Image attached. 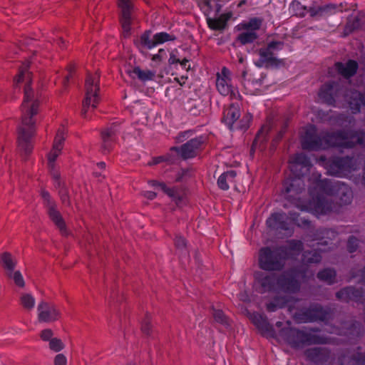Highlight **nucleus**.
<instances>
[{
  "mask_svg": "<svg viewBox=\"0 0 365 365\" xmlns=\"http://www.w3.org/2000/svg\"><path fill=\"white\" fill-rule=\"evenodd\" d=\"M49 349L55 352H59L64 349V344L60 339L53 337L49 341Z\"/></svg>",
  "mask_w": 365,
  "mask_h": 365,
  "instance_id": "nucleus-46",
  "label": "nucleus"
},
{
  "mask_svg": "<svg viewBox=\"0 0 365 365\" xmlns=\"http://www.w3.org/2000/svg\"><path fill=\"white\" fill-rule=\"evenodd\" d=\"M304 355L309 360L314 363L327 361L329 357L328 351L320 347L308 349L304 351Z\"/></svg>",
  "mask_w": 365,
  "mask_h": 365,
  "instance_id": "nucleus-20",
  "label": "nucleus"
},
{
  "mask_svg": "<svg viewBox=\"0 0 365 365\" xmlns=\"http://www.w3.org/2000/svg\"><path fill=\"white\" fill-rule=\"evenodd\" d=\"M41 195L42 198L43 199L46 209L56 205V203L51 200V196L47 191L42 190Z\"/></svg>",
  "mask_w": 365,
  "mask_h": 365,
  "instance_id": "nucleus-54",
  "label": "nucleus"
},
{
  "mask_svg": "<svg viewBox=\"0 0 365 365\" xmlns=\"http://www.w3.org/2000/svg\"><path fill=\"white\" fill-rule=\"evenodd\" d=\"M346 361V359L344 357L341 362V365H345V362ZM347 362L351 364V365H365V354H358L357 355H354V357L349 359V361Z\"/></svg>",
  "mask_w": 365,
  "mask_h": 365,
  "instance_id": "nucleus-44",
  "label": "nucleus"
},
{
  "mask_svg": "<svg viewBox=\"0 0 365 365\" xmlns=\"http://www.w3.org/2000/svg\"><path fill=\"white\" fill-rule=\"evenodd\" d=\"M229 81L226 78H220V75H217L216 81V86L218 91L223 96L230 95L231 98L235 96V92L232 90L231 86L229 85Z\"/></svg>",
  "mask_w": 365,
  "mask_h": 365,
  "instance_id": "nucleus-33",
  "label": "nucleus"
},
{
  "mask_svg": "<svg viewBox=\"0 0 365 365\" xmlns=\"http://www.w3.org/2000/svg\"><path fill=\"white\" fill-rule=\"evenodd\" d=\"M237 173L234 170H230L222 173L217 180V185L222 190L229 189L230 185H235V177Z\"/></svg>",
  "mask_w": 365,
  "mask_h": 365,
  "instance_id": "nucleus-28",
  "label": "nucleus"
},
{
  "mask_svg": "<svg viewBox=\"0 0 365 365\" xmlns=\"http://www.w3.org/2000/svg\"><path fill=\"white\" fill-rule=\"evenodd\" d=\"M359 240L354 236H351L347 242V250L350 253L355 252L358 248Z\"/></svg>",
  "mask_w": 365,
  "mask_h": 365,
  "instance_id": "nucleus-53",
  "label": "nucleus"
},
{
  "mask_svg": "<svg viewBox=\"0 0 365 365\" xmlns=\"http://www.w3.org/2000/svg\"><path fill=\"white\" fill-rule=\"evenodd\" d=\"M336 272L332 269H324L317 274V277L327 283L331 284L335 282Z\"/></svg>",
  "mask_w": 365,
  "mask_h": 365,
  "instance_id": "nucleus-36",
  "label": "nucleus"
},
{
  "mask_svg": "<svg viewBox=\"0 0 365 365\" xmlns=\"http://www.w3.org/2000/svg\"><path fill=\"white\" fill-rule=\"evenodd\" d=\"M54 365H66L67 364V359L66 356L63 354H58L53 360Z\"/></svg>",
  "mask_w": 365,
  "mask_h": 365,
  "instance_id": "nucleus-60",
  "label": "nucleus"
},
{
  "mask_svg": "<svg viewBox=\"0 0 365 365\" xmlns=\"http://www.w3.org/2000/svg\"><path fill=\"white\" fill-rule=\"evenodd\" d=\"M292 7L296 11L297 15L304 16V11L306 9V7L302 6L299 1H293L292 3Z\"/></svg>",
  "mask_w": 365,
  "mask_h": 365,
  "instance_id": "nucleus-57",
  "label": "nucleus"
},
{
  "mask_svg": "<svg viewBox=\"0 0 365 365\" xmlns=\"http://www.w3.org/2000/svg\"><path fill=\"white\" fill-rule=\"evenodd\" d=\"M149 183L154 187H159L162 190L165 194H167L169 197H172L173 200L178 204L183 199V194L180 192L178 189L176 187L170 188L167 187V185L163 182H158L156 180H151Z\"/></svg>",
  "mask_w": 365,
  "mask_h": 365,
  "instance_id": "nucleus-26",
  "label": "nucleus"
},
{
  "mask_svg": "<svg viewBox=\"0 0 365 365\" xmlns=\"http://www.w3.org/2000/svg\"><path fill=\"white\" fill-rule=\"evenodd\" d=\"M201 144L202 141L200 139L195 138L189 140L180 148H171V150L176 151L180 155L182 158L185 160L195 157L197 155Z\"/></svg>",
  "mask_w": 365,
  "mask_h": 365,
  "instance_id": "nucleus-15",
  "label": "nucleus"
},
{
  "mask_svg": "<svg viewBox=\"0 0 365 365\" xmlns=\"http://www.w3.org/2000/svg\"><path fill=\"white\" fill-rule=\"evenodd\" d=\"M89 79L90 81L93 80V92L91 94V107L92 108L95 109L96 108L98 104L100 102V86H99V81H100V74L98 71H96L94 74L91 73L90 72L87 73L86 78Z\"/></svg>",
  "mask_w": 365,
  "mask_h": 365,
  "instance_id": "nucleus-22",
  "label": "nucleus"
},
{
  "mask_svg": "<svg viewBox=\"0 0 365 365\" xmlns=\"http://www.w3.org/2000/svg\"><path fill=\"white\" fill-rule=\"evenodd\" d=\"M336 8L334 4H328L324 6H317V11L319 16H322L324 13L329 11L330 9H334Z\"/></svg>",
  "mask_w": 365,
  "mask_h": 365,
  "instance_id": "nucleus-63",
  "label": "nucleus"
},
{
  "mask_svg": "<svg viewBox=\"0 0 365 365\" xmlns=\"http://www.w3.org/2000/svg\"><path fill=\"white\" fill-rule=\"evenodd\" d=\"M61 153V151L57 150L52 148L51 150L50 151V153L48 154V156H47L48 161L55 162Z\"/></svg>",
  "mask_w": 365,
  "mask_h": 365,
  "instance_id": "nucleus-62",
  "label": "nucleus"
},
{
  "mask_svg": "<svg viewBox=\"0 0 365 365\" xmlns=\"http://www.w3.org/2000/svg\"><path fill=\"white\" fill-rule=\"evenodd\" d=\"M53 178L56 180V185L60 189H65L67 187L65 182L61 180V174L58 171H55L53 173Z\"/></svg>",
  "mask_w": 365,
  "mask_h": 365,
  "instance_id": "nucleus-59",
  "label": "nucleus"
},
{
  "mask_svg": "<svg viewBox=\"0 0 365 365\" xmlns=\"http://www.w3.org/2000/svg\"><path fill=\"white\" fill-rule=\"evenodd\" d=\"M175 247L179 250H185L187 246V242L185 238L181 236H177L175 240Z\"/></svg>",
  "mask_w": 365,
  "mask_h": 365,
  "instance_id": "nucleus-58",
  "label": "nucleus"
},
{
  "mask_svg": "<svg viewBox=\"0 0 365 365\" xmlns=\"http://www.w3.org/2000/svg\"><path fill=\"white\" fill-rule=\"evenodd\" d=\"M119 9V21L123 29V36L127 38L130 36L131 24L133 21L135 6L132 0H116Z\"/></svg>",
  "mask_w": 365,
  "mask_h": 365,
  "instance_id": "nucleus-7",
  "label": "nucleus"
},
{
  "mask_svg": "<svg viewBox=\"0 0 365 365\" xmlns=\"http://www.w3.org/2000/svg\"><path fill=\"white\" fill-rule=\"evenodd\" d=\"M284 213H274L267 220V225L272 230H288Z\"/></svg>",
  "mask_w": 365,
  "mask_h": 365,
  "instance_id": "nucleus-21",
  "label": "nucleus"
},
{
  "mask_svg": "<svg viewBox=\"0 0 365 365\" xmlns=\"http://www.w3.org/2000/svg\"><path fill=\"white\" fill-rule=\"evenodd\" d=\"M282 41H272L268 43L266 48L258 50L260 56L256 65L259 67L264 66L265 67H277L282 63L283 61L277 58L274 53V50L280 49L283 46Z\"/></svg>",
  "mask_w": 365,
  "mask_h": 365,
  "instance_id": "nucleus-8",
  "label": "nucleus"
},
{
  "mask_svg": "<svg viewBox=\"0 0 365 365\" xmlns=\"http://www.w3.org/2000/svg\"><path fill=\"white\" fill-rule=\"evenodd\" d=\"M6 277L8 279H12L14 284L17 287L20 289H24L25 287L26 283L24 277L19 270L15 269L12 272H10L7 274H6Z\"/></svg>",
  "mask_w": 365,
  "mask_h": 365,
  "instance_id": "nucleus-35",
  "label": "nucleus"
},
{
  "mask_svg": "<svg viewBox=\"0 0 365 365\" xmlns=\"http://www.w3.org/2000/svg\"><path fill=\"white\" fill-rule=\"evenodd\" d=\"M19 300L22 307L27 311H31L35 307V298L29 293H22Z\"/></svg>",
  "mask_w": 365,
  "mask_h": 365,
  "instance_id": "nucleus-34",
  "label": "nucleus"
},
{
  "mask_svg": "<svg viewBox=\"0 0 365 365\" xmlns=\"http://www.w3.org/2000/svg\"><path fill=\"white\" fill-rule=\"evenodd\" d=\"M298 274L295 271L284 272L279 274L278 293L294 294L300 289V282L297 279Z\"/></svg>",
  "mask_w": 365,
  "mask_h": 365,
  "instance_id": "nucleus-12",
  "label": "nucleus"
},
{
  "mask_svg": "<svg viewBox=\"0 0 365 365\" xmlns=\"http://www.w3.org/2000/svg\"><path fill=\"white\" fill-rule=\"evenodd\" d=\"M65 139L63 130L61 129L58 130L52 148L61 152Z\"/></svg>",
  "mask_w": 365,
  "mask_h": 365,
  "instance_id": "nucleus-42",
  "label": "nucleus"
},
{
  "mask_svg": "<svg viewBox=\"0 0 365 365\" xmlns=\"http://www.w3.org/2000/svg\"><path fill=\"white\" fill-rule=\"evenodd\" d=\"M101 134L102 139H113L115 135V130L113 126L108 127L103 129Z\"/></svg>",
  "mask_w": 365,
  "mask_h": 365,
  "instance_id": "nucleus-51",
  "label": "nucleus"
},
{
  "mask_svg": "<svg viewBox=\"0 0 365 365\" xmlns=\"http://www.w3.org/2000/svg\"><path fill=\"white\" fill-rule=\"evenodd\" d=\"M328 313L323 309V307L318 304H312L302 314V317H297V318L307 321H324L327 319Z\"/></svg>",
  "mask_w": 365,
  "mask_h": 365,
  "instance_id": "nucleus-17",
  "label": "nucleus"
},
{
  "mask_svg": "<svg viewBox=\"0 0 365 365\" xmlns=\"http://www.w3.org/2000/svg\"><path fill=\"white\" fill-rule=\"evenodd\" d=\"M319 187L328 195L334 197V202L339 206L347 205L352 201L353 193L351 188L339 181L320 180Z\"/></svg>",
  "mask_w": 365,
  "mask_h": 365,
  "instance_id": "nucleus-5",
  "label": "nucleus"
},
{
  "mask_svg": "<svg viewBox=\"0 0 365 365\" xmlns=\"http://www.w3.org/2000/svg\"><path fill=\"white\" fill-rule=\"evenodd\" d=\"M151 34V31H145L143 34H141L139 39H137L134 41L135 45L140 50L143 48L151 49L156 46L155 37L153 36V38H150Z\"/></svg>",
  "mask_w": 365,
  "mask_h": 365,
  "instance_id": "nucleus-27",
  "label": "nucleus"
},
{
  "mask_svg": "<svg viewBox=\"0 0 365 365\" xmlns=\"http://www.w3.org/2000/svg\"><path fill=\"white\" fill-rule=\"evenodd\" d=\"M322 257L317 250L306 251L303 254L304 263H318L321 261Z\"/></svg>",
  "mask_w": 365,
  "mask_h": 365,
  "instance_id": "nucleus-40",
  "label": "nucleus"
},
{
  "mask_svg": "<svg viewBox=\"0 0 365 365\" xmlns=\"http://www.w3.org/2000/svg\"><path fill=\"white\" fill-rule=\"evenodd\" d=\"M317 187L321 192L312 198L310 202L311 207L318 214H327L331 212L337 211L336 204L331 199V195L327 194L319 187V182L317 183Z\"/></svg>",
  "mask_w": 365,
  "mask_h": 365,
  "instance_id": "nucleus-9",
  "label": "nucleus"
},
{
  "mask_svg": "<svg viewBox=\"0 0 365 365\" xmlns=\"http://www.w3.org/2000/svg\"><path fill=\"white\" fill-rule=\"evenodd\" d=\"M141 331L147 336H149L151 333L152 326L150 324V317L148 314H146L145 319L142 322Z\"/></svg>",
  "mask_w": 365,
  "mask_h": 365,
  "instance_id": "nucleus-48",
  "label": "nucleus"
},
{
  "mask_svg": "<svg viewBox=\"0 0 365 365\" xmlns=\"http://www.w3.org/2000/svg\"><path fill=\"white\" fill-rule=\"evenodd\" d=\"M336 296L337 299L344 302H349V300L359 301L362 297V291L349 287L336 292Z\"/></svg>",
  "mask_w": 365,
  "mask_h": 365,
  "instance_id": "nucleus-25",
  "label": "nucleus"
},
{
  "mask_svg": "<svg viewBox=\"0 0 365 365\" xmlns=\"http://www.w3.org/2000/svg\"><path fill=\"white\" fill-rule=\"evenodd\" d=\"M212 316L216 322L225 327L230 326L229 319L225 316L222 310L213 309Z\"/></svg>",
  "mask_w": 365,
  "mask_h": 365,
  "instance_id": "nucleus-41",
  "label": "nucleus"
},
{
  "mask_svg": "<svg viewBox=\"0 0 365 365\" xmlns=\"http://www.w3.org/2000/svg\"><path fill=\"white\" fill-rule=\"evenodd\" d=\"M282 306H279L275 302H272L267 304V310L268 312H275L278 308H281Z\"/></svg>",
  "mask_w": 365,
  "mask_h": 365,
  "instance_id": "nucleus-64",
  "label": "nucleus"
},
{
  "mask_svg": "<svg viewBox=\"0 0 365 365\" xmlns=\"http://www.w3.org/2000/svg\"><path fill=\"white\" fill-rule=\"evenodd\" d=\"M352 166V158L349 157H336L327 163V171L332 175H341L349 171Z\"/></svg>",
  "mask_w": 365,
  "mask_h": 365,
  "instance_id": "nucleus-14",
  "label": "nucleus"
},
{
  "mask_svg": "<svg viewBox=\"0 0 365 365\" xmlns=\"http://www.w3.org/2000/svg\"><path fill=\"white\" fill-rule=\"evenodd\" d=\"M127 73L133 78L135 76L142 81L152 80L155 76V73L149 70H142L139 66L133 68L132 70H128Z\"/></svg>",
  "mask_w": 365,
  "mask_h": 365,
  "instance_id": "nucleus-30",
  "label": "nucleus"
},
{
  "mask_svg": "<svg viewBox=\"0 0 365 365\" xmlns=\"http://www.w3.org/2000/svg\"><path fill=\"white\" fill-rule=\"evenodd\" d=\"M319 98L328 105L334 106L336 101H346L353 113L360 111L365 106V96L355 90L346 91L339 83L329 82L322 86L319 92Z\"/></svg>",
  "mask_w": 365,
  "mask_h": 365,
  "instance_id": "nucleus-3",
  "label": "nucleus"
},
{
  "mask_svg": "<svg viewBox=\"0 0 365 365\" xmlns=\"http://www.w3.org/2000/svg\"><path fill=\"white\" fill-rule=\"evenodd\" d=\"M58 195L63 205L68 207L71 206L68 187L65 189H60L58 190Z\"/></svg>",
  "mask_w": 365,
  "mask_h": 365,
  "instance_id": "nucleus-47",
  "label": "nucleus"
},
{
  "mask_svg": "<svg viewBox=\"0 0 365 365\" xmlns=\"http://www.w3.org/2000/svg\"><path fill=\"white\" fill-rule=\"evenodd\" d=\"M190 177H191V170L189 169H182L181 170V172L178 174L175 180L177 182H180V181L185 180Z\"/></svg>",
  "mask_w": 365,
  "mask_h": 365,
  "instance_id": "nucleus-56",
  "label": "nucleus"
},
{
  "mask_svg": "<svg viewBox=\"0 0 365 365\" xmlns=\"http://www.w3.org/2000/svg\"><path fill=\"white\" fill-rule=\"evenodd\" d=\"M250 319L263 335L271 337L274 336V328L269 324L267 317L264 314L253 313L250 316Z\"/></svg>",
  "mask_w": 365,
  "mask_h": 365,
  "instance_id": "nucleus-16",
  "label": "nucleus"
},
{
  "mask_svg": "<svg viewBox=\"0 0 365 365\" xmlns=\"http://www.w3.org/2000/svg\"><path fill=\"white\" fill-rule=\"evenodd\" d=\"M364 16L362 14L349 18L344 28V36H346L360 28L364 21Z\"/></svg>",
  "mask_w": 365,
  "mask_h": 365,
  "instance_id": "nucleus-29",
  "label": "nucleus"
},
{
  "mask_svg": "<svg viewBox=\"0 0 365 365\" xmlns=\"http://www.w3.org/2000/svg\"><path fill=\"white\" fill-rule=\"evenodd\" d=\"M302 147L304 150L326 149L331 147L350 148L359 144L365 147V134L351 131L321 132L317 133L313 125L304 129L301 138Z\"/></svg>",
  "mask_w": 365,
  "mask_h": 365,
  "instance_id": "nucleus-2",
  "label": "nucleus"
},
{
  "mask_svg": "<svg viewBox=\"0 0 365 365\" xmlns=\"http://www.w3.org/2000/svg\"><path fill=\"white\" fill-rule=\"evenodd\" d=\"M262 23V20L258 18H252L248 22L243 23L239 25V29H244L246 31H253L259 29Z\"/></svg>",
  "mask_w": 365,
  "mask_h": 365,
  "instance_id": "nucleus-38",
  "label": "nucleus"
},
{
  "mask_svg": "<svg viewBox=\"0 0 365 365\" xmlns=\"http://www.w3.org/2000/svg\"><path fill=\"white\" fill-rule=\"evenodd\" d=\"M156 46L167 41H174L176 37L173 34L166 32H160L154 35Z\"/></svg>",
  "mask_w": 365,
  "mask_h": 365,
  "instance_id": "nucleus-43",
  "label": "nucleus"
},
{
  "mask_svg": "<svg viewBox=\"0 0 365 365\" xmlns=\"http://www.w3.org/2000/svg\"><path fill=\"white\" fill-rule=\"evenodd\" d=\"M17 263V259L11 252L5 251L0 253V267L4 271L5 275L15 270Z\"/></svg>",
  "mask_w": 365,
  "mask_h": 365,
  "instance_id": "nucleus-24",
  "label": "nucleus"
},
{
  "mask_svg": "<svg viewBox=\"0 0 365 365\" xmlns=\"http://www.w3.org/2000/svg\"><path fill=\"white\" fill-rule=\"evenodd\" d=\"M230 17V14H224L217 19H207V24L209 27L212 29L222 30L225 28L227 21Z\"/></svg>",
  "mask_w": 365,
  "mask_h": 365,
  "instance_id": "nucleus-32",
  "label": "nucleus"
},
{
  "mask_svg": "<svg viewBox=\"0 0 365 365\" xmlns=\"http://www.w3.org/2000/svg\"><path fill=\"white\" fill-rule=\"evenodd\" d=\"M258 38L256 32L253 31H246L240 34L237 40L241 43V44L245 45L247 43H251L254 42Z\"/></svg>",
  "mask_w": 365,
  "mask_h": 365,
  "instance_id": "nucleus-37",
  "label": "nucleus"
},
{
  "mask_svg": "<svg viewBox=\"0 0 365 365\" xmlns=\"http://www.w3.org/2000/svg\"><path fill=\"white\" fill-rule=\"evenodd\" d=\"M283 247H265L259 252V266L266 271H279L283 269L286 259Z\"/></svg>",
  "mask_w": 365,
  "mask_h": 365,
  "instance_id": "nucleus-4",
  "label": "nucleus"
},
{
  "mask_svg": "<svg viewBox=\"0 0 365 365\" xmlns=\"http://www.w3.org/2000/svg\"><path fill=\"white\" fill-rule=\"evenodd\" d=\"M256 290L261 294L266 292L278 293L279 274L257 272L255 274Z\"/></svg>",
  "mask_w": 365,
  "mask_h": 365,
  "instance_id": "nucleus-11",
  "label": "nucleus"
},
{
  "mask_svg": "<svg viewBox=\"0 0 365 365\" xmlns=\"http://www.w3.org/2000/svg\"><path fill=\"white\" fill-rule=\"evenodd\" d=\"M53 331L49 328L44 329L39 333V336L43 341H50L53 338Z\"/></svg>",
  "mask_w": 365,
  "mask_h": 365,
  "instance_id": "nucleus-52",
  "label": "nucleus"
},
{
  "mask_svg": "<svg viewBox=\"0 0 365 365\" xmlns=\"http://www.w3.org/2000/svg\"><path fill=\"white\" fill-rule=\"evenodd\" d=\"M47 213L50 220L58 228L61 235L67 236L68 235V231L61 212L57 209V205L47 208Z\"/></svg>",
  "mask_w": 365,
  "mask_h": 365,
  "instance_id": "nucleus-18",
  "label": "nucleus"
},
{
  "mask_svg": "<svg viewBox=\"0 0 365 365\" xmlns=\"http://www.w3.org/2000/svg\"><path fill=\"white\" fill-rule=\"evenodd\" d=\"M279 336L291 346L297 348L304 345L322 343L321 339L309 333L299 331L292 327H284L279 332Z\"/></svg>",
  "mask_w": 365,
  "mask_h": 365,
  "instance_id": "nucleus-6",
  "label": "nucleus"
},
{
  "mask_svg": "<svg viewBox=\"0 0 365 365\" xmlns=\"http://www.w3.org/2000/svg\"><path fill=\"white\" fill-rule=\"evenodd\" d=\"M102 152L104 154L108 153L112 149L113 139H102Z\"/></svg>",
  "mask_w": 365,
  "mask_h": 365,
  "instance_id": "nucleus-55",
  "label": "nucleus"
},
{
  "mask_svg": "<svg viewBox=\"0 0 365 365\" xmlns=\"http://www.w3.org/2000/svg\"><path fill=\"white\" fill-rule=\"evenodd\" d=\"M335 68L338 73L345 78H349L355 75L358 69V63L354 60H349L346 63L337 62Z\"/></svg>",
  "mask_w": 365,
  "mask_h": 365,
  "instance_id": "nucleus-19",
  "label": "nucleus"
},
{
  "mask_svg": "<svg viewBox=\"0 0 365 365\" xmlns=\"http://www.w3.org/2000/svg\"><path fill=\"white\" fill-rule=\"evenodd\" d=\"M252 117L250 115H246L236 123L235 128L239 130H245L249 127V123L251 120Z\"/></svg>",
  "mask_w": 365,
  "mask_h": 365,
  "instance_id": "nucleus-50",
  "label": "nucleus"
},
{
  "mask_svg": "<svg viewBox=\"0 0 365 365\" xmlns=\"http://www.w3.org/2000/svg\"><path fill=\"white\" fill-rule=\"evenodd\" d=\"M289 218L294 221L298 226H309L310 222L307 220H304L299 217V215L296 212H289Z\"/></svg>",
  "mask_w": 365,
  "mask_h": 365,
  "instance_id": "nucleus-49",
  "label": "nucleus"
},
{
  "mask_svg": "<svg viewBox=\"0 0 365 365\" xmlns=\"http://www.w3.org/2000/svg\"><path fill=\"white\" fill-rule=\"evenodd\" d=\"M304 183L300 178H287L283 183L282 193L289 200L297 199V196L304 190Z\"/></svg>",
  "mask_w": 365,
  "mask_h": 365,
  "instance_id": "nucleus-13",
  "label": "nucleus"
},
{
  "mask_svg": "<svg viewBox=\"0 0 365 365\" xmlns=\"http://www.w3.org/2000/svg\"><path fill=\"white\" fill-rule=\"evenodd\" d=\"M29 63L24 65L19 70V75L14 78V83L17 85L26 80L24 87V98L21 104L22 119L21 124L18 128V146L26 155H29L32 150L31 138L35 134V120L34 115L38 113L39 101L31 87V73L28 71Z\"/></svg>",
  "mask_w": 365,
  "mask_h": 365,
  "instance_id": "nucleus-1",
  "label": "nucleus"
},
{
  "mask_svg": "<svg viewBox=\"0 0 365 365\" xmlns=\"http://www.w3.org/2000/svg\"><path fill=\"white\" fill-rule=\"evenodd\" d=\"M269 128L264 126L261 128L260 130L257 133L256 138L252 143V148H257V144L264 143L266 140L265 136L268 133Z\"/></svg>",
  "mask_w": 365,
  "mask_h": 365,
  "instance_id": "nucleus-45",
  "label": "nucleus"
},
{
  "mask_svg": "<svg viewBox=\"0 0 365 365\" xmlns=\"http://www.w3.org/2000/svg\"><path fill=\"white\" fill-rule=\"evenodd\" d=\"M37 319L40 323H53L61 319L58 307L51 302L41 301L37 306Z\"/></svg>",
  "mask_w": 365,
  "mask_h": 365,
  "instance_id": "nucleus-10",
  "label": "nucleus"
},
{
  "mask_svg": "<svg viewBox=\"0 0 365 365\" xmlns=\"http://www.w3.org/2000/svg\"><path fill=\"white\" fill-rule=\"evenodd\" d=\"M93 80L90 81L89 79H86L85 82V90H86V96L83 101V108L81 110V115L86 118V113L88 112V108L91 103V94L93 92Z\"/></svg>",
  "mask_w": 365,
  "mask_h": 365,
  "instance_id": "nucleus-31",
  "label": "nucleus"
},
{
  "mask_svg": "<svg viewBox=\"0 0 365 365\" xmlns=\"http://www.w3.org/2000/svg\"><path fill=\"white\" fill-rule=\"evenodd\" d=\"M290 163L301 165L304 168L311 166V163L307 156L304 153H298L290 158Z\"/></svg>",
  "mask_w": 365,
  "mask_h": 365,
  "instance_id": "nucleus-39",
  "label": "nucleus"
},
{
  "mask_svg": "<svg viewBox=\"0 0 365 365\" xmlns=\"http://www.w3.org/2000/svg\"><path fill=\"white\" fill-rule=\"evenodd\" d=\"M289 248L294 251H300L303 249L302 242L299 240H291L289 242Z\"/></svg>",
  "mask_w": 365,
  "mask_h": 365,
  "instance_id": "nucleus-61",
  "label": "nucleus"
},
{
  "mask_svg": "<svg viewBox=\"0 0 365 365\" xmlns=\"http://www.w3.org/2000/svg\"><path fill=\"white\" fill-rule=\"evenodd\" d=\"M240 111L238 105L230 104L223 113L222 121L228 125L230 129L233 128L234 123L239 119Z\"/></svg>",
  "mask_w": 365,
  "mask_h": 365,
  "instance_id": "nucleus-23",
  "label": "nucleus"
}]
</instances>
